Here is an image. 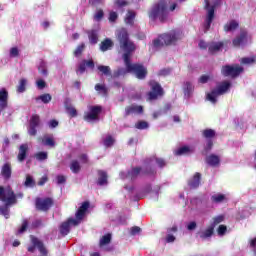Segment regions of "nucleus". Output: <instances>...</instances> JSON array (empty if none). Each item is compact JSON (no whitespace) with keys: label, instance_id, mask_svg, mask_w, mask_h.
Here are the masks:
<instances>
[{"label":"nucleus","instance_id":"obj_1","mask_svg":"<svg viewBox=\"0 0 256 256\" xmlns=\"http://www.w3.org/2000/svg\"><path fill=\"white\" fill-rule=\"evenodd\" d=\"M117 41L119 42L120 48L124 51L123 60L124 64L131 62V53L137 49L135 43L129 40V32L125 29H121L117 33Z\"/></svg>","mask_w":256,"mask_h":256},{"label":"nucleus","instance_id":"obj_2","mask_svg":"<svg viewBox=\"0 0 256 256\" xmlns=\"http://www.w3.org/2000/svg\"><path fill=\"white\" fill-rule=\"evenodd\" d=\"M0 201L5 203L0 206V215H3L5 219H9L11 217L9 207L17 203V195H15L13 189L8 188L5 190V187L0 186Z\"/></svg>","mask_w":256,"mask_h":256},{"label":"nucleus","instance_id":"obj_3","mask_svg":"<svg viewBox=\"0 0 256 256\" xmlns=\"http://www.w3.org/2000/svg\"><path fill=\"white\" fill-rule=\"evenodd\" d=\"M183 39V32L180 30H172L169 33L162 34L160 38L153 41L154 47H163V45H175L177 41Z\"/></svg>","mask_w":256,"mask_h":256},{"label":"nucleus","instance_id":"obj_4","mask_svg":"<svg viewBox=\"0 0 256 256\" xmlns=\"http://www.w3.org/2000/svg\"><path fill=\"white\" fill-rule=\"evenodd\" d=\"M167 17H169V12L167 11V5L163 2L154 5L149 14L150 19L155 20L158 18L161 23H165Z\"/></svg>","mask_w":256,"mask_h":256},{"label":"nucleus","instance_id":"obj_5","mask_svg":"<svg viewBox=\"0 0 256 256\" xmlns=\"http://www.w3.org/2000/svg\"><path fill=\"white\" fill-rule=\"evenodd\" d=\"M231 89V82L223 81L217 85L210 93L207 94V99L215 105L217 103V97L219 95H225Z\"/></svg>","mask_w":256,"mask_h":256},{"label":"nucleus","instance_id":"obj_6","mask_svg":"<svg viewBox=\"0 0 256 256\" xmlns=\"http://www.w3.org/2000/svg\"><path fill=\"white\" fill-rule=\"evenodd\" d=\"M148 85L150 87V91L147 93L149 101H157L159 97H163V95H165V90H163V87H161L159 82L150 80Z\"/></svg>","mask_w":256,"mask_h":256},{"label":"nucleus","instance_id":"obj_7","mask_svg":"<svg viewBox=\"0 0 256 256\" xmlns=\"http://www.w3.org/2000/svg\"><path fill=\"white\" fill-rule=\"evenodd\" d=\"M243 71H245V69L239 64L224 65L221 68V75H223V77H231V79H237V77H239Z\"/></svg>","mask_w":256,"mask_h":256},{"label":"nucleus","instance_id":"obj_8","mask_svg":"<svg viewBox=\"0 0 256 256\" xmlns=\"http://www.w3.org/2000/svg\"><path fill=\"white\" fill-rule=\"evenodd\" d=\"M126 69H128V73H134L136 77L140 80H143L147 77V68L143 66V64H131L130 62H127L125 64Z\"/></svg>","mask_w":256,"mask_h":256},{"label":"nucleus","instance_id":"obj_9","mask_svg":"<svg viewBox=\"0 0 256 256\" xmlns=\"http://www.w3.org/2000/svg\"><path fill=\"white\" fill-rule=\"evenodd\" d=\"M53 205H55V200H53L52 197H37L35 199L36 211H42L43 213H47V211H49V209H51Z\"/></svg>","mask_w":256,"mask_h":256},{"label":"nucleus","instance_id":"obj_10","mask_svg":"<svg viewBox=\"0 0 256 256\" xmlns=\"http://www.w3.org/2000/svg\"><path fill=\"white\" fill-rule=\"evenodd\" d=\"M103 112V107L99 105L90 106L89 111L85 112L83 119L87 121V123H91V121H99V116Z\"/></svg>","mask_w":256,"mask_h":256},{"label":"nucleus","instance_id":"obj_11","mask_svg":"<svg viewBox=\"0 0 256 256\" xmlns=\"http://www.w3.org/2000/svg\"><path fill=\"white\" fill-rule=\"evenodd\" d=\"M205 9L208 10L207 17L204 24V33H207L211 29V23H213V19H215V6H209V0H205Z\"/></svg>","mask_w":256,"mask_h":256},{"label":"nucleus","instance_id":"obj_12","mask_svg":"<svg viewBox=\"0 0 256 256\" xmlns=\"http://www.w3.org/2000/svg\"><path fill=\"white\" fill-rule=\"evenodd\" d=\"M41 125V116L39 114H33L30 118L28 134L31 137L37 135V127Z\"/></svg>","mask_w":256,"mask_h":256},{"label":"nucleus","instance_id":"obj_13","mask_svg":"<svg viewBox=\"0 0 256 256\" xmlns=\"http://www.w3.org/2000/svg\"><path fill=\"white\" fill-rule=\"evenodd\" d=\"M144 108L141 105L131 104L125 107L124 117H129L130 115H143Z\"/></svg>","mask_w":256,"mask_h":256},{"label":"nucleus","instance_id":"obj_14","mask_svg":"<svg viewBox=\"0 0 256 256\" xmlns=\"http://www.w3.org/2000/svg\"><path fill=\"white\" fill-rule=\"evenodd\" d=\"M71 225H74L75 227L79 225V220L74 218H69L66 222H63L60 226V233L65 237V235H69V231L71 228Z\"/></svg>","mask_w":256,"mask_h":256},{"label":"nucleus","instance_id":"obj_15","mask_svg":"<svg viewBox=\"0 0 256 256\" xmlns=\"http://www.w3.org/2000/svg\"><path fill=\"white\" fill-rule=\"evenodd\" d=\"M9 107V92L7 89L2 88L0 90V114L4 109H7Z\"/></svg>","mask_w":256,"mask_h":256},{"label":"nucleus","instance_id":"obj_16","mask_svg":"<svg viewBox=\"0 0 256 256\" xmlns=\"http://www.w3.org/2000/svg\"><path fill=\"white\" fill-rule=\"evenodd\" d=\"M87 67L89 69H95V62L93 61V59L82 60V62L78 65V69H77L76 73L83 75V73H85Z\"/></svg>","mask_w":256,"mask_h":256},{"label":"nucleus","instance_id":"obj_17","mask_svg":"<svg viewBox=\"0 0 256 256\" xmlns=\"http://www.w3.org/2000/svg\"><path fill=\"white\" fill-rule=\"evenodd\" d=\"M223 47H225V42L223 41L210 42L208 43V53H210V55H215V53H219Z\"/></svg>","mask_w":256,"mask_h":256},{"label":"nucleus","instance_id":"obj_18","mask_svg":"<svg viewBox=\"0 0 256 256\" xmlns=\"http://www.w3.org/2000/svg\"><path fill=\"white\" fill-rule=\"evenodd\" d=\"M90 207L89 201H85L82 203V205L78 208L75 217L76 221H81L85 217V213H87V210Z\"/></svg>","mask_w":256,"mask_h":256},{"label":"nucleus","instance_id":"obj_19","mask_svg":"<svg viewBox=\"0 0 256 256\" xmlns=\"http://www.w3.org/2000/svg\"><path fill=\"white\" fill-rule=\"evenodd\" d=\"M98 179L96 181L97 185L103 187V185H107L109 183V175L105 170H97Z\"/></svg>","mask_w":256,"mask_h":256},{"label":"nucleus","instance_id":"obj_20","mask_svg":"<svg viewBox=\"0 0 256 256\" xmlns=\"http://www.w3.org/2000/svg\"><path fill=\"white\" fill-rule=\"evenodd\" d=\"M245 41H247V31L242 30L240 32V35L236 36L232 40L233 47H241V45H243Z\"/></svg>","mask_w":256,"mask_h":256},{"label":"nucleus","instance_id":"obj_21","mask_svg":"<svg viewBox=\"0 0 256 256\" xmlns=\"http://www.w3.org/2000/svg\"><path fill=\"white\" fill-rule=\"evenodd\" d=\"M201 185V173L196 172L192 178L188 180L190 189H197Z\"/></svg>","mask_w":256,"mask_h":256},{"label":"nucleus","instance_id":"obj_22","mask_svg":"<svg viewBox=\"0 0 256 256\" xmlns=\"http://www.w3.org/2000/svg\"><path fill=\"white\" fill-rule=\"evenodd\" d=\"M205 161L210 167H219L221 163V158H219V156L215 154H210L206 156Z\"/></svg>","mask_w":256,"mask_h":256},{"label":"nucleus","instance_id":"obj_23","mask_svg":"<svg viewBox=\"0 0 256 256\" xmlns=\"http://www.w3.org/2000/svg\"><path fill=\"white\" fill-rule=\"evenodd\" d=\"M139 175H142V168L141 167H133L129 170L126 174V178L130 179V181H135Z\"/></svg>","mask_w":256,"mask_h":256},{"label":"nucleus","instance_id":"obj_24","mask_svg":"<svg viewBox=\"0 0 256 256\" xmlns=\"http://www.w3.org/2000/svg\"><path fill=\"white\" fill-rule=\"evenodd\" d=\"M1 175L3 176V179H5L6 181H9V179H11V175H12L11 163L7 162L2 166Z\"/></svg>","mask_w":256,"mask_h":256},{"label":"nucleus","instance_id":"obj_25","mask_svg":"<svg viewBox=\"0 0 256 256\" xmlns=\"http://www.w3.org/2000/svg\"><path fill=\"white\" fill-rule=\"evenodd\" d=\"M27 151H29V145L27 144L20 145L18 156H17V159L20 163H23V161L27 159Z\"/></svg>","mask_w":256,"mask_h":256},{"label":"nucleus","instance_id":"obj_26","mask_svg":"<svg viewBox=\"0 0 256 256\" xmlns=\"http://www.w3.org/2000/svg\"><path fill=\"white\" fill-rule=\"evenodd\" d=\"M38 141H41L42 145L45 147H55V138H53V136L44 135L38 138Z\"/></svg>","mask_w":256,"mask_h":256},{"label":"nucleus","instance_id":"obj_27","mask_svg":"<svg viewBox=\"0 0 256 256\" xmlns=\"http://www.w3.org/2000/svg\"><path fill=\"white\" fill-rule=\"evenodd\" d=\"M179 231V228L177 226H172L171 228H167L168 235L166 236V243H175V236L171 233H177Z\"/></svg>","mask_w":256,"mask_h":256},{"label":"nucleus","instance_id":"obj_28","mask_svg":"<svg viewBox=\"0 0 256 256\" xmlns=\"http://www.w3.org/2000/svg\"><path fill=\"white\" fill-rule=\"evenodd\" d=\"M114 43L113 40L110 38H105L101 43H100V51L102 53H105V51H109L113 47Z\"/></svg>","mask_w":256,"mask_h":256},{"label":"nucleus","instance_id":"obj_29","mask_svg":"<svg viewBox=\"0 0 256 256\" xmlns=\"http://www.w3.org/2000/svg\"><path fill=\"white\" fill-rule=\"evenodd\" d=\"M237 29H239V22H237V20H231L224 25L225 33H230L231 31H235Z\"/></svg>","mask_w":256,"mask_h":256},{"label":"nucleus","instance_id":"obj_30","mask_svg":"<svg viewBox=\"0 0 256 256\" xmlns=\"http://www.w3.org/2000/svg\"><path fill=\"white\" fill-rule=\"evenodd\" d=\"M217 135V132H215V130L211 129V128H207V129H204L202 131V137L204 139H206L207 141H213V139H215Z\"/></svg>","mask_w":256,"mask_h":256},{"label":"nucleus","instance_id":"obj_31","mask_svg":"<svg viewBox=\"0 0 256 256\" xmlns=\"http://www.w3.org/2000/svg\"><path fill=\"white\" fill-rule=\"evenodd\" d=\"M87 35L91 45H97V43H99V34H97V30H90L87 32Z\"/></svg>","mask_w":256,"mask_h":256},{"label":"nucleus","instance_id":"obj_32","mask_svg":"<svg viewBox=\"0 0 256 256\" xmlns=\"http://www.w3.org/2000/svg\"><path fill=\"white\" fill-rule=\"evenodd\" d=\"M211 201L216 204L225 203V201H227V196L222 193L214 194L211 196Z\"/></svg>","mask_w":256,"mask_h":256},{"label":"nucleus","instance_id":"obj_33","mask_svg":"<svg viewBox=\"0 0 256 256\" xmlns=\"http://www.w3.org/2000/svg\"><path fill=\"white\" fill-rule=\"evenodd\" d=\"M65 109L70 117H77V109L69 103V100L65 101Z\"/></svg>","mask_w":256,"mask_h":256},{"label":"nucleus","instance_id":"obj_34","mask_svg":"<svg viewBox=\"0 0 256 256\" xmlns=\"http://www.w3.org/2000/svg\"><path fill=\"white\" fill-rule=\"evenodd\" d=\"M136 13L132 10H128L126 17H125V23L126 25H133L135 23V17Z\"/></svg>","mask_w":256,"mask_h":256},{"label":"nucleus","instance_id":"obj_35","mask_svg":"<svg viewBox=\"0 0 256 256\" xmlns=\"http://www.w3.org/2000/svg\"><path fill=\"white\" fill-rule=\"evenodd\" d=\"M215 233V228L210 225L206 230L200 234V239H209Z\"/></svg>","mask_w":256,"mask_h":256},{"label":"nucleus","instance_id":"obj_36","mask_svg":"<svg viewBox=\"0 0 256 256\" xmlns=\"http://www.w3.org/2000/svg\"><path fill=\"white\" fill-rule=\"evenodd\" d=\"M129 73L127 68L120 67L113 72V79H119V77H125V74Z\"/></svg>","mask_w":256,"mask_h":256},{"label":"nucleus","instance_id":"obj_37","mask_svg":"<svg viewBox=\"0 0 256 256\" xmlns=\"http://www.w3.org/2000/svg\"><path fill=\"white\" fill-rule=\"evenodd\" d=\"M191 153H193V149H191L189 146H182L176 151V155H189Z\"/></svg>","mask_w":256,"mask_h":256},{"label":"nucleus","instance_id":"obj_38","mask_svg":"<svg viewBox=\"0 0 256 256\" xmlns=\"http://www.w3.org/2000/svg\"><path fill=\"white\" fill-rule=\"evenodd\" d=\"M52 99H53V97L51 96V94L45 93V94H42L39 97H37L36 101H42V103L47 105V103H51Z\"/></svg>","mask_w":256,"mask_h":256},{"label":"nucleus","instance_id":"obj_39","mask_svg":"<svg viewBox=\"0 0 256 256\" xmlns=\"http://www.w3.org/2000/svg\"><path fill=\"white\" fill-rule=\"evenodd\" d=\"M95 91H97V93H99L100 95H104V96H107V93L109 92L105 84H96Z\"/></svg>","mask_w":256,"mask_h":256},{"label":"nucleus","instance_id":"obj_40","mask_svg":"<svg viewBox=\"0 0 256 256\" xmlns=\"http://www.w3.org/2000/svg\"><path fill=\"white\" fill-rule=\"evenodd\" d=\"M27 89V80L25 78L20 79L17 86V93H25Z\"/></svg>","mask_w":256,"mask_h":256},{"label":"nucleus","instance_id":"obj_41","mask_svg":"<svg viewBox=\"0 0 256 256\" xmlns=\"http://www.w3.org/2000/svg\"><path fill=\"white\" fill-rule=\"evenodd\" d=\"M70 171H72V173H79V171H81V164H79V161L72 160L70 163Z\"/></svg>","mask_w":256,"mask_h":256},{"label":"nucleus","instance_id":"obj_42","mask_svg":"<svg viewBox=\"0 0 256 256\" xmlns=\"http://www.w3.org/2000/svg\"><path fill=\"white\" fill-rule=\"evenodd\" d=\"M38 72L44 77H47V75H49V72L47 71V64L45 62H40L38 66Z\"/></svg>","mask_w":256,"mask_h":256},{"label":"nucleus","instance_id":"obj_43","mask_svg":"<svg viewBox=\"0 0 256 256\" xmlns=\"http://www.w3.org/2000/svg\"><path fill=\"white\" fill-rule=\"evenodd\" d=\"M85 51V43L79 44L73 52L74 57H81Z\"/></svg>","mask_w":256,"mask_h":256},{"label":"nucleus","instance_id":"obj_44","mask_svg":"<svg viewBox=\"0 0 256 256\" xmlns=\"http://www.w3.org/2000/svg\"><path fill=\"white\" fill-rule=\"evenodd\" d=\"M157 171H155V168L149 166L146 167L144 170H142V175L147 177H153V175H156Z\"/></svg>","mask_w":256,"mask_h":256},{"label":"nucleus","instance_id":"obj_45","mask_svg":"<svg viewBox=\"0 0 256 256\" xmlns=\"http://www.w3.org/2000/svg\"><path fill=\"white\" fill-rule=\"evenodd\" d=\"M109 243H111V234H106L100 239L99 245L104 247V245H109Z\"/></svg>","mask_w":256,"mask_h":256},{"label":"nucleus","instance_id":"obj_46","mask_svg":"<svg viewBox=\"0 0 256 256\" xmlns=\"http://www.w3.org/2000/svg\"><path fill=\"white\" fill-rule=\"evenodd\" d=\"M225 221V216L219 215L213 218V222L211 223L210 226H212L214 229L219 225V223H223Z\"/></svg>","mask_w":256,"mask_h":256},{"label":"nucleus","instance_id":"obj_47","mask_svg":"<svg viewBox=\"0 0 256 256\" xmlns=\"http://www.w3.org/2000/svg\"><path fill=\"white\" fill-rule=\"evenodd\" d=\"M98 71L103 73V75L109 76L111 75V67L105 66V65H100L98 66Z\"/></svg>","mask_w":256,"mask_h":256},{"label":"nucleus","instance_id":"obj_48","mask_svg":"<svg viewBox=\"0 0 256 256\" xmlns=\"http://www.w3.org/2000/svg\"><path fill=\"white\" fill-rule=\"evenodd\" d=\"M213 149V140H207L204 150L202 151V155H207Z\"/></svg>","mask_w":256,"mask_h":256},{"label":"nucleus","instance_id":"obj_49","mask_svg":"<svg viewBox=\"0 0 256 256\" xmlns=\"http://www.w3.org/2000/svg\"><path fill=\"white\" fill-rule=\"evenodd\" d=\"M241 65H253L255 57H244L240 60Z\"/></svg>","mask_w":256,"mask_h":256},{"label":"nucleus","instance_id":"obj_50","mask_svg":"<svg viewBox=\"0 0 256 256\" xmlns=\"http://www.w3.org/2000/svg\"><path fill=\"white\" fill-rule=\"evenodd\" d=\"M48 157L49 155L47 154V152H38L35 154V158L37 159V161H46Z\"/></svg>","mask_w":256,"mask_h":256},{"label":"nucleus","instance_id":"obj_51","mask_svg":"<svg viewBox=\"0 0 256 256\" xmlns=\"http://www.w3.org/2000/svg\"><path fill=\"white\" fill-rule=\"evenodd\" d=\"M115 143V139H113V136L109 135L104 139V146L105 147H113Z\"/></svg>","mask_w":256,"mask_h":256},{"label":"nucleus","instance_id":"obj_52","mask_svg":"<svg viewBox=\"0 0 256 256\" xmlns=\"http://www.w3.org/2000/svg\"><path fill=\"white\" fill-rule=\"evenodd\" d=\"M25 187H35V180L30 175L26 176Z\"/></svg>","mask_w":256,"mask_h":256},{"label":"nucleus","instance_id":"obj_53","mask_svg":"<svg viewBox=\"0 0 256 256\" xmlns=\"http://www.w3.org/2000/svg\"><path fill=\"white\" fill-rule=\"evenodd\" d=\"M104 17H105V12H103V9H99L94 14V21H101Z\"/></svg>","mask_w":256,"mask_h":256},{"label":"nucleus","instance_id":"obj_54","mask_svg":"<svg viewBox=\"0 0 256 256\" xmlns=\"http://www.w3.org/2000/svg\"><path fill=\"white\" fill-rule=\"evenodd\" d=\"M136 129H149V123L147 121H139L138 123L135 124Z\"/></svg>","mask_w":256,"mask_h":256},{"label":"nucleus","instance_id":"obj_55","mask_svg":"<svg viewBox=\"0 0 256 256\" xmlns=\"http://www.w3.org/2000/svg\"><path fill=\"white\" fill-rule=\"evenodd\" d=\"M117 19H119V14H117V12H115V11H111L109 13L108 21L110 23H115L117 21Z\"/></svg>","mask_w":256,"mask_h":256},{"label":"nucleus","instance_id":"obj_56","mask_svg":"<svg viewBox=\"0 0 256 256\" xmlns=\"http://www.w3.org/2000/svg\"><path fill=\"white\" fill-rule=\"evenodd\" d=\"M27 227H29V221L23 220L22 226H21L20 229L18 230V233H19L20 235L23 234V233H25V231H27Z\"/></svg>","mask_w":256,"mask_h":256},{"label":"nucleus","instance_id":"obj_57","mask_svg":"<svg viewBox=\"0 0 256 256\" xmlns=\"http://www.w3.org/2000/svg\"><path fill=\"white\" fill-rule=\"evenodd\" d=\"M217 233L220 237H223L227 233V226L225 225H220L217 229Z\"/></svg>","mask_w":256,"mask_h":256},{"label":"nucleus","instance_id":"obj_58","mask_svg":"<svg viewBox=\"0 0 256 256\" xmlns=\"http://www.w3.org/2000/svg\"><path fill=\"white\" fill-rule=\"evenodd\" d=\"M56 181H57V185H63L65 183H67V177H65L63 175H58L56 177Z\"/></svg>","mask_w":256,"mask_h":256},{"label":"nucleus","instance_id":"obj_59","mask_svg":"<svg viewBox=\"0 0 256 256\" xmlns=\"http://www.w3.org/2000/svg\"><path fill=\"white\" fill-rule=\"evenodd\" d=\"M36 85L38 89H45V87H47V82H45L43 79H39L36 81Z\"/></svg>","mask_w":256,"mask_h":256},{"label":"nucleus","instance_id":"obj_60","mask_svg":"<svg viewBox=\"0 0 256 256\" xmlns=\"http://www.w3.org/2000/svg\"><path fill=\"white\" fill-rule=\"evenodd\" d=\"M139 233H141V227L139 226H134L130 229L131 235H139Z\"/></svg>","mask_w":256,"mask_h":256},{"label":"nucleus","instance_id":"obj_61","mask_svg":"<svg viewBox=\"0 0 256 256\" xmlns=\"http://www.w3.org/2000/svg\"><path fill=\"white\" fill-rule=\"evenodd\" d=\"M115 5H117V7H127V5H129V2H127L126 0H116Z\"/></svg>","mask_w":256,"mask_h":256},{"label":"nucleus","instance_id":"obj_62","mask_svg":"<svg viewBox=\"0 0 256 256\" xmlns=\"http://www.w3.org/2000/svg\"><path fill=\"white\" fill-rule=\"evenodd\" d=\"M10 57H19V49L17 47L10 49Z\"/></svg>","mask_w":256,"mask_h":256},{"label":"nucleus","instance_id":"obj_63","mask_svg":"<svg viewBox=\"0 0 256 256\" xmlns=\"http://www.w3.org/2000/svg\"><path fill=\"white\" fill-rule=\"evenodd\" d=\"M156 163L158 165V167L163 168L165 167V165H167V163L165 162V160L163 158H156Z\"/></svg>","mask_w":256,"mask_h":256},{"label":"nucleus","instance_id":"obj_64","mask_svg":"<svg viewBox=\"0 0 256 256\" xmlns=\"http://www.w3.org/2000/svg\"><path fill=\"white\" fill-rule=\"evenodd\" d=\"M49 181V178L47 176H43L42 178H40V180L38 181V185L39 187H43V185H45V183H47Z\"/></svg>","mask_w":256,"mask_h":256}]
</instances>
